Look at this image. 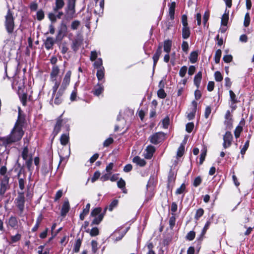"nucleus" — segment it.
I'll return each mask as SVG.
<instances>
[{"label": "nucleus", "instance_id": "1", "mask_svg": "<svg viewBox=\"0 0 254 254\" xmlns=\"http://www.w3.org/2000/svg\"><path fill=\"white\" fill-rule=\"evenodd\" d=\"M24 119L21 118L20 114L18 115V119L17 120L14 127L12 129L10 135L2 139L3 143L5 145H8L19 141L21 140L24 134L22 126H19V123H23Z\"/></svg>", "mask_w": 254, "mask_h": 254}, {"label": "nucleus", "instance_id": "2", "mask_svg": "<svg viewBox=\"0 0 254 254\" xmlns=\"http://www.w3.org/2000/svg\"><path fill=\"white\" fill-rule=\"evenodd\" d=\"M12 11L8 9L5 16L4 26L8 34H11L15 28L14 18Z\"/></svg>", "mask_w": 254, "mask_h": 254}, {"label": "nucleus", "instance_id": "3", "mask_svg": "<svg viewBox=\"0 0 254 254\" xmlns=\"http://www.w3.org/2000/svg\"><path fill=\"white\" fill-rule=\"evenodd\" d=\"M107 209V207H106L103 213H101L102 209L101 207H97L92 210L90 215L94 217L92 222V224L98 225L101 222Z\"/></svg>", "mask_w": 254, "mask_h": 254}, {"label": "nucleus", "instance_id": "4", "mask_svg": "<svg viewBox=\"0 0 254 254\" xmlns=\"http://www.w3.org/2000/svg\"><path fill=\"white\" fill-rule=\"evenodd\" d=\"M67 27L66 24L62 21L59 27L57 34L56 37V41L60 42L66 36Z\"/></svg>", "mask_w": 254, "mask_h": 254}, {"label": "nucleus", "instance_id": "5", "mask_svg": "<svg viewBox=\"0 0 254 254\" xmlns=\"http://www.w3.org/2000/svg\"><path fill=\"white\" fill-rule=\"evenodd\" d=\"M177 174L171 169L169 172L167 182V188L168 190H172L175 184Z\"/></svg>", "mask_w": 254, "mask_h": 254}, {"label": "nucleus", "instance_id": "6", "mask_svg": "<svg viewBox=\"0 0 254 254\" xmlns=\"http://www.w3.org/2000/svg\"><path fill=\"white\" fill-rule=\"evenodd\" d=\"M164 136L165 133L164 132H157L151 135L149 138V140L151 143L157 145L161 142Z\"/></svg>", "mask_w": 254, "mask_h": 254}, {"label": "nucleus", "instance_id": "7", "mask_svg": "<svg viewBox=\"0 0 254 254\" xmlns=\"http://www.w3.org/2000/svg\"><path fill=\"white\" fill-rule=\"evenodd\" d=\"M24 194L23 192H19L17 197L15 199V202L17 207L20 211V215L22 213L24 207Z\"/></svg>", "mask_w": 254, "mask_h": 254}, {"label": "nucleus", "instance_id": "8", "mask_svg": "<svg viewBox=\"0 0 254 254\" xmlns=\"http://www.w3.org/2000/svg\"><path fill=\"white\" fill-rule=\"evenodd\" d=\"M233 139V137L231 132L229 131H227L223 137V146L225 149L229 147L232 145Z\"/></svg>", "mask_w": 254, "mask_h": 254}, {"label": "nucleus", "instance_id": "9", "mask_svg": "<svg viewBox=\"0 0 254 254\" xmlns=\"http://www.w3.org/2000/svg\"><path fill=\"white\" fill-rule=\"evenodd\" d=\"M75 1L68 0V11L66 14L67 19H71L74 17L75 13Z\"/></svg>", "mask_w": 254, "mask_h": 254}, {"label": "nucleus", "instance_id": "10", "mask_svg": "<svg viewBox=\"0 0 254 254\" xmlns=\"http://www.w3.org/2000/svg\"><path fill=\"white\" fill-rule=\"evenodd\" d=\"M62 123L63 120L61 118V117H59L57 120L56 124L54 126V129L52 133V135H53V139H54L55 137L58 135V134L60 132L61 130Z\"/></svg>", "mask_w": 254, "mask_h": 254}, {"label": "nucleus", "instance_id": "11", "mask_svg": "<svg viewBox=\"0 0 254 254\" xmlns=\"http://www.w3.org/2000/svg\"><path fill=\"white\" fill-rule=\"evenodd\" d=\"M9 177L5 176L0 180V190H6L9 189Z\"/></svg>", "mask_w": 254, "mask_h": 254}, {"label": "nucleus", "instance_id": "12", "mask_svg": "<svg viewBox=\"0 0 254 254\" xmlns=\"http://www.w3.org/2000/svg\"><path fill=\"white\" fill-rule=\"evenodd\" d=\"M245 120L244 118H242L239 125L236 127L234 130V135L236 138H238L243 131V127L245 125Z\"/></svg>", "mask_w": 254, "mask_h": 254}, {"label": "nucleus", "instance_id": "13", "mask_svg": "<svg viewBox=\"0 0 254 254\" xmlns=\"http://www.w3.org/2000/svg\"><path fill=\"white\" fill-rule=\"evenodd\" d=\"M71 75V71L70 70H68L66 72L60 87L61 88L65 90L70 83Z\"/></svg>", "mask_w": 254, "mask_h": 254}, {"label": "nucleus", "instance_id": "14", "mask_svg": "<svg viewBox=\"0 0 254 254\" xmlns=\"http://www.w3.org/2000/svg\"><path fill=\"white\" fill-rule=\"evenodd\" d=\"M162 45L161 44H159L155 54H154L152 59L153 61V68L155 67L157 62L159 59V58L162 54Z\"/></svg>", "mask_w": 254, "mask_h": 254}, {"label": "nucleus", "instance_id": "15", "mask_svg": "<svg viewBox=\"0 0 254 254\" xmlns=\"http://www.w3.org/2000/svg\"><path fill=\"white\" fill-rule=\"evenodd\" d=\"M65 90L60 88L58 92L55 96H56L54 103L57 105H60L63 101V96Z\"/></svg>", "mask_w": 254, "mask_h": 254}, {"label": "nucleus", "instance_id": "16", "mask_svg": "<svg viewBox=\"0 0 254 254\" xmlns=\"http://www.w3.org/2000/svg\"><path fill=\"white\" fill-rule=\"evenodd\" d=\"M104 90V88L102 84L98 83L94 86L91 93L95 96H99L103 93Z\"/></svg>", "mask_w": 254, "mask_h": 254}, {"label": "nucleus", "instance_id": "17", "mask_svg": "<svg viewBox=\"0 0 254 254\" xmlns=\"http://www.w3.org/2000/svg\"><path fill=\"white\" fill-rule=\"evenodd\" d=\"M155 148L154 146L149 145L146 147L145 149L146 153L144 154V157L146 159H151L155 152Z\"/></svg>", "mask_w": 254, "mask_h": 254}, {"label": "nucleus", "instance_id": "18", "mask_svg": "<svg viewBox=\"0 0 254 254\" xmlns=\"http://www.w3.org/2000/svg\"><path fill=\"white\" fill-rule=\"evenodd\" d=\"M191 104L193 108L191 109L190 112L189 113L187 116V118L189 120H192L194 118L197 110V103L195 101L193 100L192 101Z\"/></svg>", "mask_w": 254, "mask_h": 254}, {"label": "nucleus", "instance_id": "19", "mask_svg": "<svg viewBox=\"0 0 254 254\" xmlns=\"http://www.w3.org/2000/svg\"><path fill=\"white\" fill-rule=\"evenodd\" d=\"M56 41V40H54L53 38L51 37H48L46 38V40L44 41V45L45 48L48 50L53 49V46Z\"/></svg>", "mask_w": 254, "mask_h": 254}, {"label": "nucleus", "instance_id": "20", "mask_svg": "<svg viewBox=\"0 0 254 254\" xmlns=\"http://www.w3.org/2000/svg\"><path fill=\"white\" fill-rule=\"evenodd\" d=\"M60 72V69L58 65H54L52 67V71L50 73V79L52 81L54 82L56 80L57 76Z\"/></svg>", "mask_w": 254, "mask_h": 254}, {"label": "nucleus", "instance_id": "21", "mask_svg": "<svg viewBox=\"0 0 254 254\" xmlns=\"http://www.w3.org/2000/svg\"><path fill=\"white\" fill-rule=\"evenodd\" d=\"M182 38L184 40L188 39L190 36L191 32L189 26H183L182 29Z\"/></svg>", "mask_w": 254, "mask_h": 254}, {"label": "nucleus", "instance_id": "22", "mask_svg": "<svg viewBox=\"0 0 254 254\" xmlns=\"http://www.w3.org/2000/svg\"><path fill=\"white\" fill-rule=\"evenodd\" d=\"M231 116L230 111L228 110L225 115V121L224 122V124L229 128H231L232 127V119Z\"/></svg>", "mask_w": 254, "mask_h": 254}, {"label": "nucleus", "instance_id": "23", "mask_svg": "<svg viewBox=\"0 0 254 254\" xmlns=\"http://www.w3.org/2000/svg\"><path fill=\"white\" fill-rule=\"evenodd\" d=\"M202 79V72L201 71L197 72L194 76L193 83L197 89L199 88Z\"/></svg>", "mask_w": 254, "mask_h": 254}, {"label": "nucleus", "instance_id": "24", "mask_svg": "<svg viewBox=\"0 0 254 254\" xmlns=\"http://www.w3.org/2000/svg\"><path fill=\"white\" fill-rule=\"evenodd\" d=\"M60 142L62 145L65 146L69 142V133H63L61 135L60 137Z\"/></svg>", "mask_w": 254, "mask_h": 254}, {"label": "nucleus", "instance_id": "25", "mask_svg": "<svg viewBox=\"0 0 254 254\" xmlns=\"http://www.w3.org/2000/svg\"><path fill=\"white\" fill-rule=\"evenodd\" d=\"M175 8L176 2L175 1H172L169 5V14L170 18L172 20H174L175 18Z\"/></svg>", "mask_w": 254, "mask_h": 254}, {"label": "nucleus", "instance_id": "26", "mask_svg": "<svg viewBox=\"0 0 254 254\" xmlns=\"http://www.w3.org/2000/svg\"><path fill=\"white\" fill-rule=\"evenodd\" d=\"M172 42L171 40L168 39L164 41L163 49L166 53H169L171 50Z\"/></svg>", "mask_w": 254, "mask_h": 254}, {"label": "nucleus", "instance_id": "27", "mask_svg": "<svg viewBox=\"0 0 254 254\" xmlns=\"http://www.w3.org/2000/svg\"><path fill=\"white\" fill-rule=\"evenodd\" d=\"M132 162L140 167H143L146 164V161L143 159H141L138 156H135L132 159Z\"/></svg>", "mask_w": 254, "mask_h": 254}, {"label": "nucleus", "instance_id": "28", "mask_svg": "<svg viewBox=\"0 0 254 254\" xmlns=\"http://www.w3.org/2000/svg\"><path fill=\"white\" fill-rule=\"evenodd\" d=\"M70 206L69 202L68 200H65L64 201V204L62 206V210H61V215L62 216H64L68 212Z\"/></svg>", "mask_w": 254, "mask_h": 254}, {"label": "nucleus", "instance_id": "29", "mask_svg": "<svg viewBox=\"0 0 254 254\" xmlns=\"http://www.w3.org/2000/svg\"><path fill=\"white\" fill-rule=\"evenodd\" d=\"M8 225L14 229H16L18 227V221L16 218L11 216L8 219Z\"/></svg>", "mask_w": 254, "mask_h": 254}, {"label": "nucleus", "instance_id": "30", "mask_svg": "<svg viewBox=\"0 0 254 254\" xmlns=\"http://www.w3.org/2000/svg\"><path fill=\"white\" fill-rule=\"evenodd\" d=\"M198 54L197 51H194L191 52L189 57L190 62L192 64L195 63L198 60Z\"/></svg>", "mask_w": 254, "mask_h": 254}, {"label": "nucleus", "instance_id": "31", "mask_svg": "<svg viewBox=\"0 0 254 254\" xmlns=\"http://www.w3.org/2000/svg\"><path fill=\"white\" fill-rule=\"evenodd\" d=\"M229 20V11L227 12V9H226L225 13L223 14L221 18V24L223 26H227Z\"/></svg>", "mask_w": 254, "mask_h": 254}, {"label": "nucleus", "instance_id": "32", "mask_svg": "<svg viewBox=\"0 0 254 254\" xmlns=\"http://www.w3.org/2000/svg\"><path fill=\"white\" fill-rule=\"evenodd\" d=\"M229 95H230V102L233 103H238L240 101L238 99V97L236 96L235 93L231 90L229 91Z\"/></svg>", "mask_w": 254, "mask_h": 254}, {"label": "nucleus", "instance_id": "33", "mask_svg": "<svg viewBox=\"0 0 254 254\" xmlns=\"http://www.w3.org/2000/svg\"><path fill=\"white\" fill-rule=\"evenodd\" d=\"M90 207V203H87L85 208L83 209L82 212L80 214V219L83 220L85 216L88 213Z\"/></svg>", "mask_w": 254, "mask_h": 254}, {"label": "nucleus", "instance_id": "34", "mask_svg": "<svg viewBox=\"0 0 254 254\" xmlns=\"http://www.w3.org/2000/svg\"><path fill=\"white\" fill-rule=\"evenodd\" d=\"M185 144H186V142H182L181 144V145H180V146L179 147L178 150H177V155L178 157H181L184 155V152H185Z\"/></svg>", "mask_w": 254, "mask_h": 254}, {"label": "nucleus", "instance_id": "35", "mask_svg": "<svg viewBox=\"0 0 254 254\" xmlns=\"http://www.w3.org/2000/svg\"><path fill=\"white\" fill-rule=\"evenodd\" d=\"M96 76L99 81H102L104 78L105 76V69L102 68L101 69H98L96 73Z\"/></svg>", "mask_w": 254, "mask_h": 254}, {"label": "nucleus", "instance_id": "36", "mask_svg": "<svg viewBox=\"0 0 254 254\" xmlns=\"http://www.w3.org/2000/svg\"><path fill=\"white\" fill-rule=\"evenodd\" d=\"M18 95L19 98L20 99L21 102L22 104V105L25 106L27 105V94L26 93H24L22 95H20L19 93H18Z\"/></svg>", "mask_w": 254, "mask_h": 254}, {"label": "nucleus", "instance_id": "37", "mask_svg": "<svg viewBox=\"0 0 254 254\" xmlns=\"http://www.w3.org/2000/svg\"><path fill=\"white\" fill-rule=\"evenodd\" d=\"M206 153H207V149L206 147H205L203 148V150H202L201 153L200 154V158H199V163L200 165H201L203 164L205 157L206 156Z\"/></svg>", "mask_w": 254, "mask_h": 254}, {"label": "nucleus", "instance_id": "38", "mask_svg": "<svg viewBox=\"0 0 254 254\" xmlns=\"http://www.w3.org/2000/svg\"><path fill=\"white\" fill-rule=\"evenodd\" d=\"M103 61L101 58H98L97 60L94 62L93 65L94 68L98 69H101L102 68H104L103 66Z\"/></svg>", "mask_w": 254, "mask_h": 254}, {"label": "nucleus", "instance_id": "39", "mask_svg": "<svg viewBox=\"0 0 254 254\" xmlns=\"http://www.w3.org/2000/svg\"><path fill=\"white\" fill-rule=\"evenodd\" d=\"M54 81H55V84H54V85L52 87L53 93H52V100L53 99L55 94L57 92L58 89L59 88L60 84V82L59 81H58L57 80V79H56V80H55Z\"/></svg>", "mask_w": 254, "mask_h": 254}, {"label": "nucleus", "instance_id": "40", "mask_svg": "<svg viewBox=\"0 0 254 254\" xmlns=\"http://www.w3.org/2000/svg\"><path fill=\"white\" fill-rule=\"evenodd\" d=\"M222 51L220 49L216 51L214 56V61L216 64H219L221 57Z\"/></svg>", "mask_w": 254, "mask_h": 254}, {"label": "nucleus", "instance_id": "41", "mask_svg": "<svg viewBox=\"0 0 254 254\" xmlns=\"http://www.w3.org/2000/svg\"><path fill=\"white\" fill-rule=\"evenodd\" d=\"M251 21V18L250 16V13L249 12H247L245 14L244 20V26L245 27H248L250 24Z\"/></svg>", "mask_w": 254, "mask_h": 254}, {"label": "nucleus", "instance_id": "42", "mask_svg": "<svg viewBox=\"0 0 254 254\" xmlns=\"http://www.w3.org/2000/svg\"><path fill=\"white\" fill-rule=\"evenodd\" d=\"M250 144V140H247L246 142L245 143L243 147L241 148L240 153L241 155H242V158H244V156L246 153V152L247 150L248 149Z\"/></svg>", "mask_w": 254, "mask_h": 254}, {"label": "nucleus", "instance_id": "43", "mask_svg": "<svg viewBox=\"0 0 254 254\" xmlns=\"http://www.w3.org/2000/svg\"><path fill=\"white\" fill-rule=\"evenodd\" d=\"M20 175V172H19L18 174V185H19V189L21 190H23L25 188V179H24L19 178Z\"/></svg>", "mask_w": 254, "mask_h": 254}, {"label": "nucleus", "instance_id": "44", "mask_svg": "<svg viewBox=\"0 0 254 254\" xmlns=\"http://www.w3.org/2000/svg\"><path fill=\"white\" fill-rule=\"evenodd\" d=\"M209 18V12L208 11H205L203 16V25L204 27L207 26L208 27V24L207 25L208 20Z\"/></svg>", "mask_w": 254, "mask_h": 254}, {"label": "nucleus", "instance_id": "45", "mask_svg": "<svg viewBox=\"0 0 254 254\" xmlns=\"http://www.w3.org/2000/svg\"><path fill=\"white\" fill-rule=\"evenodd\" d=\"M28 151L29 150L27 145H25L21 153V156L23 160H26L27 159Z\"/></svg>", "mask_w": 254, "mask_h": 254}, {"label": "nucleus", "instance_id": "46", "mask_svg": "<svg viewBox=\"0 0 254 254\" xmlns=\"http://www.w3.org/2000/svg\"><path fill=\"white\" fill-rule=\"evenodd\" d=\"M163 127L167 129L170 125V118L169 116H167L162 121Z\"/></svg>", "mask_w": 254, "mask_h": 254}, {"label": "nucleus", "instance_id": "47", "mask_svg": "<svg viewBox=\"0 0 254 254\" xmlns=\"http://www.w3.org/2000/svg\"><path fill=\"white\" fill-rule=\"evenodd\" d=\"M37 19L38 21L42 20L45 17L44 12L42 9H40L36 13Z\"/></svg>", "mask_w": 254, "mask_h": 254}, {"label": "nucleus", "instance_id": "48", "mask_svg": "<svg viewBox=\"0 0 254 254\" xmlns=\"http://www.w3.org/2000/svg\"><path fill=\"white\" fill-rule=\"evenodd\" d=\"M81 245V241L80 239H77L74 244L73 251L75 253L79 252L80 246Z\"/></svg>", "mask_w": 254, "mask_h": 254}, {"label": "nucleus", "instance_id": "49", "mask_svg": "<svg viewBox=\"0 0 254 254\" xmlns=\"http://www.w3.org/2000/svg\"><path fill=\"white\" fill-rule=\"evenodd\" d=\"M80 25V22L79 20H75L73 21L71 24V29L72 30H75L77 29L79 26Z\"/></svg>", "mask_w": 254, "mask_h": 254}, {"label": "nucleus", "instance_id": "50", "mask_svg": "<svg viewBox=\"0 0 254 254\" xmlns=\"http://www.w3.org/2000/svg\"><path fill=\"white\" fill-rule=\"evenodd\" d=\"M182 49L186 54H188L189 50V46L188 43L186 41H183L182 43Z\"/></svg>", "mask_w": 254, "mask_h": 254}, {"label": "nucleus", "instance_id": "51", "mask_svg": "<svg viewBox=\"0 0 254 254\" xmlns=\"http://www.w3.org/2000/svg\"><path fill=\"white\" fill-rule=\"evenodd\" d=\"M158 97L160 99H165L167 96L164 89H159L157 92Z\"/></svg>", "mask_w": 254, "mask_h": 254}, {"label": "nucleus", "instance_id": "52", "mask_svg": "<svg viewBox=\"0 0 254 254\" xmlns=\"http://www.w3.org/2000/svg\"><path fill=\"white\" fill-rule=\"evenodd\" d=\"M80 44L79 43V41L78 40L75 39L73 41L72 45H71V49L74 51V52H76L79 47Z\"/></svg>", "mask_w": 254, "mask_h": 254}, {"label": "nucleus", "instance_id": "53", "mask_svg": "<svg viewBox=\"0 0 254 254\" xmlns=\"http://www.w3.org/2000/svg\"><path fill=\"white\" fill-rule=\"evenodd\" d=\"M77 95V89L76 88L74 87V90L72 91L70 96V100L71 102H73L76 100Z\"/></svg>", "mask_w": 254, "mask_h": 254}, {"label": "nucleus", "instance_id": "54", "mask_svg": "<svg viewBox=\"0 0 254 254\" xmlns=\"http://www.w3.org/2000/svg\"><path fill=\"white\" fill-rule=\"evenodd\" d=\"M156 187V184L153 181H149L146 185V188L148 190H154Z\"/></svg>", "mask_w": 254, "mask_h": 254}, {"label": "nucleus", "instance_id": "55", "mask_svg": "<svg viewBox=\"0 0 254 254\" xmlns=\"http://www.w3.org/2000/svg\"><path fill=\"white\" fill-rule=\"evenodd\" d=\"M32 158L31 157L28 159L26 160L25 165L29 171H32Z\"/></svg>", "mask_w": 254, "mask_h": 254}, {"label": "nucleus", "instance_id": "56", "mask_svg": "<svg viewBox=\"0 0 254 254\" xmlns=\"http://www.w3.org/2000/svg\"><path fill=\"white\" fill-rule=\"evenodd\" d=\"M215 79L217 82H220L223 80V77L221 74V72L219 71H217L214 73Z\"/></svg>", "mask_w": 254, "mask_h": 254}, {"label": "nucleus", "instance_id": "57", "mask_svg": "<svg viewBox=\"0 0 254 254\" xmlns=\"http://www.w3.org/2000/svg\"><path fill=\"white\" fill-rule=\"evenodd\" d=\"M117 186L119 188L123 190L125 188L126 182L122 178H120L117 182Z\"/></svg>", "mask_w": 254, "mask_h": 254}, {"label": "nucleus", "instance_id": "58", "mask_svg": "<svg viewBox=\"0 0 254 254\" xmlns=\"http://www.w3.org/2000/svg\"><path fill=\"white\" fill-rule=\"evenodd\" d=\"M194 128V124L192 122L187 124L186 126V130L188 133H190Z\"/></svg>", "mask_w": 254, "mask_h": 254}, {"label": "nucleus", "instance_id": "59", "mask_svg": "<svg viewBox=\"0 0 254 254\" xmlns=\"http://www.w3.org/2000/svg\"><path fill=\"white\" fill-rule=\"evenodd\" d=\"M114 142V139L112 137H109L103 142L104 147H108Z\"/></svg>", "mask_w": 254, "mask_h": 254}, {"label": "nucleus", "instance_id": "60", "mask_svg": "<svg viewBox=\"0 0 254 254\" xmlns=\"http://www.w3.org/2000/svg\"><path fill=\"white\" fill-rule=\"evenodd\" d=\"M101 173L99 171H96L93 174V177L91 178V181L92 183L96 181L100 177Z\"/></svg>", "mask_w": 254, "mask_h": 254}, {"label": "nucleus", "instance_id": "61", "mask_svg": "<svg viewBox=\"0 0 254 254\" xmlns=\"http://www.w3.org/2000/svg\"><path fill=\"white\" fill-rule=\"evenodd\" d=\"M188 68L186 65H184L181 67L180 71H179V75L181 77H184L187 71Z\"/></svg>", "mask_w": 254, "mask_h": 254}, {"label": "nucleus", "instance_id": "62", "mask_svg": "<svg viewBox=\"0 0 254 254\" xmlns=\"http://www.w3.org/2000/svg\"><path fill=\"white\" fill-rule=\"evenodd\" d=\"M201 182H202L201 178L200 176H197V177H196L194 179V180L193 182V185L195 187H198V186H199L200 185Z\"/></svg>", "mask_w": 254, "mask_h": 254}, {"label": "nucleus", "instance_id": "63", "mask_svg": "<svg viewBox=\"0 0 254 254\" xmlns=\"http://www.w3.org/2000/svg\"><path fill=\"white\" fill-rule=\"evenodd\" d=\"M215 40H216L217 42L216 43V45L218 46H221L223 43H224V42H223V39L222 37H220V35L219 34H217L216 36V37L215 38Z\"/></svg>", "mask_w": 254, "mask_h": 254}, {"label": "nucleus", "instance_id": "64", "mask_svg": "<svg viewBox=\"0 0 254 254\" xmlns=\"http://www.w3.org/2000/svg\"><path fill=\"white\" fill-rule=\"evenodd\" d=\"M181 22L183 25V26H189V24L188 22V17L186 14H183L181 17Z\"/></svg>", "mask_w": 254, "mask_h": 254}]
</instances>
